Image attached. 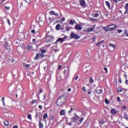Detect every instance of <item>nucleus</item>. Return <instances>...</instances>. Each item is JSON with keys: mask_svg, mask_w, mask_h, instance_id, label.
Returning a JSON list of instances; mask_svg holds the SVG:
<instances>
[{"mask_svg": "<svg viewBox=\"0 0 128 128\" xmlns=\"http://www.w3.org/2000/svg\"><path fill=\"white\" fill-rule=\"evenodd\" d=\"M56 104L58 106H62L64 104V95L61 96L56 100Z\"/></svg>", "mask_w": 128, "mask_h": 128, "instance_id": "f257e3e1", "label": "nucleus"}, {"mask_svg": "<svg viewBox=\"0 0 128 128\" xmlns=\"http://www.w3.org/2000/svg\"><path fill=\"white\" fill-rule=\"evenodd\" d=\"M110 26H114V27H111ZM117 26H116L115 24H112L108 25L106 27H104V30H105V32H112V30H114L116 28Z\"/></svg>", "mask_w": 128, "mask_h": 128, "instance_id": "f03ea898", "label": "nucleus"}, {"mask_svg": "<svg viewBox=\"0 0 128 128\" xmlns=\"http://www.w3.org/2000/svg\"><path fill=\"white\" fill-rule=\"evenodd\" d=\"M4 50L7 51L8 54H10V50H12V48L8 45V42H6L4 44Z\"/></svg>", "mask_w": 128, "mask_h": 128, "instance_id": "7ed1b4c3", "label": "nucleus"}, {"mask_svg": "<svg viewBox=\"0 0 128 128\" xmlns=\"http://www.w3.org/2000/svg\"><path fill=\"white\" fill-rule=\"evenodd\" d=\"M54 40V38L50 36H48L46 37V42L48 44V42H52Z\"/></svg>", "mask_w": 128, "mask_h": 128, "instance_id": "20e7f679", "label": "nucleus"}, {"mask_svg": "<svg viewBox=\"0 0 128 128\" xmlns=\"http://www.w3.org/2000/svg\"><path fill=\"white\" fill-rule=\"evenodd\" d=\"M71 38H75V40H78L80 38V36L74 32H72L70 34Z\"/></svg>", "mask_w": 128, "mask_h": 128, "instance_id": "39448f33", "label": "nucleus"}, {"mask_svg": "<svg viewBox=\"0 0 128 128\" xmlns=\"http://www.w3.org/2000/svg\"><path fill=\"white\" fill-rule=\"evenodd\" d=\"M116 49V46L112 44H109V50L110 52H114V50Z\"/></svg>", "mask_w": 128, "mask_h": 128, "instance_id": "423d86ee", "label": "nucleus"}, {"mask_svg": "<svg viewBox=\"0 0 128 128\" xmlns=\"http://www.w3.org/2000/svg\"><path fill=\"white\" fill-rule=\"evenodd\" d=\"M49 14H50V16H60L58 13L56 12L54 10L50 11Z\"/></svg>", "mask_w": 128, "mask_h": 128, "instance_id": "0eeeda50", "label": "nucleus"}, {"mask_svg": "<svg viewBox=\"0 0 128 128\" xmlns=\"http://www.w3.org/2000/svg\"><path fill=\"white\" fill-rule=\"evenodd\" d=\"M78 120H80V117L77 115H76L72 118V122H76Z\"/></svg>", "mask_w": 128, "mask_h": 128, "instance_id": "6e6552de", "label": "nucleus"}, {"mask_svg": "<svg viewBox=\"0 0 128 128\" xmlns=\"http://www.w3.org/2000/svg\"><path fill=\"white\" fill-rule=\"evenodd\" d=\"M80 6H82V8H86V2H84V0H80Z\"/></svg>", "mask_w": 128, "mask_h": 128, "instance_id": "1a4fd4ad", "label": "nucleus"}, {"mask_svg": "<svg viewBox=\"0 0 128 128\" xmlns=\"http://www.w3.org/2000/svg\"><path fill=\"white\" fill-rule=\"evenodd\" d=\"M105 63L106 66H110V58H106L105 60Z\"/></svg>", "mask_w": 128, "mask_h": 128, "instance_id": "9d476101", "label": "nucleus"}, {"mask_svg": "<svg viewBox=\"0 0 128 128\" xmlns=\"http://www.w3.org/2000/svg\"><path fill=\"white\" fill-rule=\"evenodd\" d=\"M40 52H41V53L40 54L41 58H43L44 56V54H46V50H42Z\"/></svg>", "mask_w": 128, "mask_h": 128, "instance_id": "9b49d317", "label": "nucleus"}, {"mask_svg": "<svg viewBox=\"0 0 128 128\" xmlns=\"http://www.w3.org/2000/svg\"><path fill=\"white\" fill-rule=\"evenodd\" d=\"M40 58H42V56H40V54L38 53L36 54V56L34 58V60H38Z\"/></svg>", "mask_w": 128, "mask_h": 128, "instance_id": "f8f14e48", "label": "nucleus"}, {"mask_svg": "<svg viewBox=\"0 0 128 128\" xmlns=\"http://www.w3.org/2000/svg\"><path fill=\"white\" fill-rule=\"evenodd\" d=\"M75 28H76V30H82V26H80V24H76L75 26Z\"/></svg>", "mask_w": 128, "mask_h": 128, "instance_id": "ddd939ff", "label": "nucleus"}, {"mask_svg": "<svg viewBox=\"0 0 128 128\" xmlns=\"http://www.w3.org/2000/svg\"><path fill=\"white\" fill-rule=\"evenodd\" d=\"M104 40H102L100 42H98V43L96 44V46H102V44H104Z\"/></svg>", "mask_w": 128, "mask_h": 128, "instance_id": "4468645a", "label": "nucleus"}, {"mask_svg": "<svg viewBox=\"0 0 128 128\" xmlns=\"http://www.w3.org/2000/svg\"><path fill=\"white\" fill-rule=\"evenodd\" d=\"M39 128H44V124H42V122L40 120L39 121Z\"/></svg>", "mask_w": 128, "mask_h": 128, "instance_id": "2eb2a0df", "label": "nucleus"}, {"mask_svg": "<svg viewBox=\"0 0 128 128\" xmlns=\"http://www.w3.org/2000/svg\"><path fill=\"white\" fill-rule=\"evenodd\" d=\"M60 28V24H58L56 26V30H59Z\"/></svg>", "mask_w": 128, "mask_h": 128, "instance_id": "dca6fc26", "label": "nucleus"}, {"mask_svg": "<svg viewBox=\"0 0 128 128\" xmlns=\"http://www.w3.org/2000/svg\"><path fill=\"white\" fill-rule=\"evenodd\" d=\"M111 113L112 114H116V110L114 109H112L111 110Z\"/></svg>", "mask_w": 128, "mask_h": 128, "instance_id": "f3484780", "label": "nucleus"}, {"mask_svg": "<svg viewBox=\"0 0 128 128\" xmlns=\"http://www.w3.org/2000/svg\"><path fill=\"white\" fill-rule=\"evenodd\" d=\"M38 102V100H32V102H31V104L34 105V104H37Z\"/></svg>", "mask_w": 128, "mask_h": 128, "instance_id": "a211bd4d", "label": "nucleus"}, {"mask_svg": "<svg viewBox=\"0 0 128 128\" xmlns=\"http://www.w3.org/2000/svg\"><path fill=\"white\" fill-rule=\"evenodd\" d=\"M56 42H64V38H59Z\"/></svg>", "mask_w": 128, "mask_h": 128, "instance_id": "6ab92c4d", "label": "nucleus"}, {"mask_svg": "<svg viewBox=\"0 0 128 128\" xmlns=\"http://www.w3.org/2000/svg\"><path fill=\"white\" fill-rule=\"evenodd\" d=\"M27 50H32V45H28L26 47Z\"/></svg>", "mask_w": 128, "mask_h": 128, "instance_id": "aec40b11", "label": "nucleus"}, {"mask_svg": "<svg viewBox=\"0 0 128 128\" xmlns=\"http://www.w3.org/2000/svg\"><path fill=\"white\" fill-rule=\"evenodd\" d=\"M122 90H124V89H122V88H119L117 89V92H122Z\"/></svg>", "mask_w": 128, "mask_h": 128, "instance_id": "412c9836", "label": "nucleus"}, {"mask_svg": "<svg viewBox=\"0 0 128 128\" xmlns=\"http://www.w3.org/2000/svg\"><path fill=\"white\" fill-rule=\"evenodd\" d=\"M106 4L107 6H108V8H110V2L106 1Z\"/></svg>", "mask_w": 128, "mask_h": 128, "instance_id": "4be33fe9", "label": "nucleus"}, {"mask_svg": "<svg viewBox=\"0 0 128 128\" xmlns=\"http://www.w3.org/2000/svg\"><path fill=\"white\" fill-rule=\"evenodd\" d=\"M4 124L5 126H8V120L4 121Z\"/></svg>", "mask_w": 128, "mask_h": 128, "instance_id": "5701e85b", "label": "nucleus"}, {"mask_svg": "<svg viewBox=\"0 0 128 128\" xmlns=\"http://www.w3.org/2000/svg\"><path fill=\"white\" fill-rule=\"evenodd\" d=\"M43 118H44V120H46V118H48V113L44 114Z\"/></svg>", "mask_w": 128, "mask_h": 128, "instance_id": "b1692460", "label": "nucleus"}, {"mask_svg": "<svg viewBox=\"0 0 128 128\" xmlns=\"http://www.w3.org/2000/svg\"><path fill=\"white\" fill-rule=\"evenodd\" d=\"M89 82H90V84H92V82H94V79H92V77L90 78Z\"/></svg>", "mask_w": 128, "mask_h": 128, "instance_id": "393cba45", "label": "nucleus"}, {"mask_svg": "<svg viewBox=\"0 0 128 128\" xmlns=\"http://www.w3.org/2000/svg\"><path fill=\"white\" fill-rule=\"evenodd\" d=\"M60 116H64V110H62L60 112Z\"/></svg>", "mask_w": 128, "mask_h": 128, "instance_id": "a878e982", "label": "nucleus"}, {"mask_svg": "<svg viewBox=\"0 0 128 128\" xmlns=\"http://www.w3.org/2000/svg\"><path fill=\"white\" fill-rule=\"evenodd\" d=\"M96 92L97 94H102V90H96Z\"/></svg>", "mask_w": 128, "mask_h": 128, "instance_id": "bb28decb", "label": "nucleus"}, {"mask_svg": "<svg viewBox=\"0 0 128 128\" xmlns=\"http://www.w3.org/2000/svg\"><path fill=\"white\" fill-rule=\"evenodd\" d=\"M74 22H76V21H74V20H70V24L73 25L74 24Z\"/></svg>", "mask_w": 128, "mask_h": 128, "instance_id": "cd10ccee", "label": "nucleus"}, {"mask_svg": "<svg viewBox=\"0 0 128 128\" xmlns=\"http://www.w3.org/2000/svg\"><path fill=\"white\" fill-rule=\"evenodd\" d=\"M27 118H28V120H32V114H28V116H27Z\"/></svg>", "mask_w": 128, "mask_h": 128, "instance_id": "c85d7f7f", "label": "nucleus"}, {"mask_svg": "<svg viewBox=\"0 0 128 128\" xmlns=\"http://www.w3.org/2000/svg\"><path fill=\"white\" fill-rule=\"evenodd\" d=\"M30 64H27L25 65V68L26 70H28V68H30Z\"/></svg>", "mask_w": 128, "mask_h": 128, "instance_id": "c756f323", "label": "nucleus"}, {"mask_svg": "<svg viewBox=\"0 0 128 128\" xmlns=\"http://www.w3.org/2000/svg\"><path fill=\"white\" fill-rule=\"evenodd\" d=\"M90 20H91V22H96L98 20L92 18H90Z\"/></svg>", "mask_w": 128, "mask_h": 128, "instance_id": "7c9ffc66", "label": "nucleus"}, {"mask_svg": "<svg viewBox=\"0 0 128 128\" xmlns=\"http://www.w3.org/2000/svg\"><path fill=\"white\" fill-rule=\"evenodd\" d=\"M124 118L126 120H128V116L126 113L124 114Z\"/></svg>", "mask_w": 128, "mask_h": 128, "instance_id": "2f4dec72", "label": "nucleus"}, {"mask_svg": "<svg viewBox=\"0 0 128 128\" xmlns=\"http://www.w3.org/2000/svg\"><path fill=\"white\" fill-rule=\"evenodd\" d=\"M26 2H27V4H30L31 0H24Z\"/></svg>", "mask_w": 128, "mask_h": 128, "instance_id": "473e14b6", "label": "nucleus"}, {"mask_svg": "<svg viewBox=\"0 0 128 128\" xmlns=\"http://www.w3.org/2000/svg\"><path fill=\"white\" fill-rule=\"evenodd\" d=\"M2 102H3L4 106V97H3L2 98Z\"/></svg>", "mask_w": 128, "mask_h": 128, "instance_id": "72a5a7b5", "label": "nucleus"}, {"mask_svg": "<svg viewBox=\"0 0 128 128\" xmlns=\"http://www.w3.org/2000/svg\"><path fill=\"white\" fill-rule=\"evenodd\" d=\"M88 32H92L93 30L92 28H89L87 29Z\"/></svg>", "mask_w": 128, "mask_h": 128, "instance_id": "f704fd0d", "label": "nucleus"}, {"mask_svg": "<svg viewBox=\"0 0 128 128\" xmlns=\"http://www.w3.org/2000/svg\"><path fill=\"white\" fill-rule=\"evenodd\" d=\"M105 102H106V104H110V101H108V99H106Z\"/></svg>", "mask_w": 128, "mask_h": 128, "instance_id": "c9c22d12", "label": "nucleus"}, {"mask_svg": "<svg viewBox=\"0 0 128 128\" xmlns=\"http://www.w3.org/2000/svg\"><path fill=\"white\" fill-rule=\"evenodd\" d=\"M124 34L127 36H128V32L126 31V30H124Z\"/></svg>", "mask_w": 128, "mask_h": 128, "instance_id": "e433bc0d", "label": "nucleus"}, {"mask_svg": "<svg viewBox=\"0 0 128 128\" xmlns=\"http://www.w3.org/2000/svg\"><path fill=\"white\" fill-rule=\"evenodd\" d=\"M124 8L126 10H128V4H126Z\"/></svg>", "mask_w": 128, "mask_h": 128, "instance_id": "4c0bfd02", "label": "nucleus"}, {"mask_svg": "<svg viewBox=\"0 0 128 128\" xmlns=\"http://www.w3.org/2000/svg\"><path fill=\"white\" fill-rule=\"evenodd\" d=\"M38 107L40 110H42V105H38Z\"/></svg>", "mask_w": 128, "mask_h": 128, "instance_id": "58836bf2", "label": "nucleus"}, {"mask_svg": "<svg viewBox=\"0 0 128 128\" xmlns=\"http://www.w3.org/2000/svg\"><path fill=\"white\" fill-rule=\"evenodd\" d=\"M38 116H38V113L36 112V116H35L36 118H38Z\"/></svg>", "mask_w": 128, "mask_h": 128, "instance_id": "ea45409f", "label": "nucleus"}, {"mask_svg": "<svg viewBox=\"0 0 128 128\" xmlns=\"http://www.w3.org/2000/svg\"><path fill=\"white\" fill-rule=\"evenodd\" d=\"M7 22L9 24V26H10V22L9 19H7Z\"/></svg>", "mask_w": 128, "mask_h": 128, "instance_id": "a19ab883", "label": "nucleus"}, {"mask_svg": "<svg viewBox=\"0 0 128 128\" xmlns=\"http://www.w3.org/2000/svg\"><path fill=\"white\" fill-rule=\"evenodd\" d=\"M94 16L95 18H98V13H96L94 14Z\"/></svg>", "mask_w": 128, "mask_h": 128, "instance_id": "79ce46f5", "label": "nucleus"}, {"mask_svg": "<svg viewBox=\"0 0 128 128\" xmlns=\"http://www.w3.org/2000/svg\"><path fill=\"white\" fill-rule=\"evenodd\" d=\"M82 90H83L84 92H86V88L83 87L82 88Z\"/></svg>", "mask_w": 128, "mask_h": 128, "instance_id": "37998d69", "label": "nucleus"}, {"mask_svg": "<svg viewBox=\"0 0 128 128\" xmlns=\"http://www.w3.org/2000/svg\"><path fill=\"white\" fill-rule=\"evenodd\" d=\"M122 32V30H118V34H120V32Z\"/></svg>", "mask_w": 128, "mask_h": 128, "instance_id": "c03bdc74", "label": "nucleus"}, {"mask_svg": "<svg viewBox=\"0 0 128 128\" xmlns=\"http://www.w3.org/2000/svg\"><path fill=\"white\" fill-rule=\"evenodd\" d=\"M104 70H106V74H108V68H104Z\"/></svg>", "mask_w": 128, "mask_h": 128, "instance_id": "a18cd8bd", "label": "nucleus"}, {"mask_svg": "<svg viewBox=\"0 0 128 128\" xmlns=\"http://www.w3.org/2000/svg\"><path fill=\"white\" fill-rule=\"evenodd\" d=\"M31 32L32 34H34L36 32V31L34 30H31Z\"/></svg>", "mask_w": 128, "mask_h": 128, "instance_id": "49530a36", "label": "nucleus"}, {"mask_svg": "<svg viewBox=\"0 0 128 128\" xmlns=\"http://www.w3.org/2000/svg\"><path fill=\"white\" fill-rule=\"evenodd\" d=\"M92 40L93 42H95V41H96V37H93V38H92Z\"/></svg>", "mask_w": 128, "mask_h": 128, "instance_id": "de8ad7c7", "label": "nucleus"}, {"mask_svg": "<svg viewBox=\"0 0 128 128\" xmlns=\"http://www.w3.org/2000/svg\"><path fill=\"white\" fill-rule=\"evenodd\" d=\"M122 108H123V110H126V106H122Z\"/></svg>", "mask_w": 128, "mask_h": 128, "instance_id": "09e8293b", "label": "nucleus"}, {"mask_svg": "<svg viewBox=\"0 0 128 128\" xmlns=\"http://www.w3.org/2000/svg\"><path fill=\"white\" fill-rule=\"evenodd\" d=\"M42 89H40V90L38 94H42Z\"/></svg>", "mask_w": 128, "mask_h": 128, "instance_id": "8fccbe9b", "label": "nucleus"}, {"mask_svg": "<svg viewBox=\"0 0 128 128\" xmlns=\"http://www.w3.org/2000/svg\"><path fill=\"white\" fill-rule=\"evenodd\" d=\"M5 10H10V7H8V6H6Z\"/></svg>", "mask_w": 128, "mask_h": 128, "instance_id": "3c124183", "label": "nucleus"}, {"mask_svg": "<svg viewBox=\"0 0 128 128\" xmlns=\"http://www.w3.org/2000/svg\"><path fill=\"white\" fill-rule=\"evenodd\" d=\"M117 100H118V102H120V97H118Z\"/></svg>", "mask_w": 128, "mask_h": 128, "instance_id": "603ef678", "label": "nucleus"}, {"mask_svg": "<svg viewBox=\"0 0 128 128\" xmlns=\"http://www.w3.org/2000/svg\"><path fill=\"white\" fill-rule=\"evenodd\" d=\"M78 76H77L76 78H74L75 80H78Z\"/></svg>", "mask_w": 128, "mask_h": 128, "instance_id": "864d4df0", "label": "nucleus"}, {"mask_svg": "<svg viewBox=\"0 0 128 128\" xmlns=\"http://www.w3.org/2000/svg\"><path fill=\"white\" fill-rule=\"evenodd\" d=\"M128 14V9L126 10V12L124 13V14Z\"/></svg>", "mask_w": 128, "mask_h": 128, "instance_id": "5fc2aeb1", "label": "nucleus"}, {"mask_svg": "<svg viewBox=\"0 0 128 128\" xmlns=\"http://www.w3.org/2000/svg\"><path fill=\"white\" fill-rule=\"evenodd\" d=\"M62 67V65H60L58 66V70H60L61 68Z\"/></svg>", "mask_w": 128, "mask_h": 128, "instance_id": "6e6d98bb", "label": "nucleus"}, {"mask_svg": "<svg viewBox=\"0 0 128 128\" xmlns=\"http://www.w3.org/2000/svg\"><path fill=\"white\" fill-rule=\"evenodd\" d=\"M46 97L44 95L43 100H46Z\"/></svg>", "mask_w": 128, "mask_h": 128, "instance_id": "4d7b16f0", "label": "nucleus"}, {"mask_svg": "<svg viewBox=\"0 0 128 128\" xmlns=\"http://www.w3.org/2000/svg\"><path fill=\"white\" fill-rule=\"evenodd\" d=\"M83 120H84V118H82L80 120V122H82Z\"/></svg>", "mask_w": 128, "mask_h": 128, "instance_id": "13d9d810", "label": "nucleus"}, {"mask_svg": "<svg viewBox=\"0 0 128 128\" xmlns=\"http://www.w3.org/2000/svg\"><path fill=\"white\" fill-rule=\"evenodd\" d=\"M70 58V56H68L66 58V62H68V59Z\"/></svg>", "mask_w": 128, "mask_h": 128, "instance_id": "bf43d9fd", "label": "nucleus"}, {"mask_svg": "<svg viewBox=\"0 0 128 128\" xmlns=\"http://www.w3.org/2000/svg\"><path fill=\"white\" fill-rule=\"evenodd\" d=\"M72 110V108H70V111H68V113L70 114V112Z\"/></svg>", "mask_w": 128, "mask_h": 128, "instance_id": "052dcab7", "label": "nucleus"}, {"mask_svg": "<svg viewBox=\"0 0 128 128\" xmlns=\"http://www.w3.org/2000/svg\"><path fill=\"white\" fill-rule=\"evenodd\" d=\"M124 76L125 78H127L126 74H124Z\"/></svg>", "mask_w": 128, "mask_h": 128, "instance_id": "680f3d73", "label": "nucleus"}, {"mask_svg": "<svg viewBox=\"0 0 128 128\" xmlns=\"http://www.w3.org/2000/svg\"><path fill=\"white\" fill-rule=\"evenodd\" d=\"M13 128H18V126H13Z\"/></svg>", "mask_w": 128, "mask_h": 128, "instance_id": "e2e57ef3", "label": "nucleus"}, {"mask_svg": "<svg viewBox=\"0 0 128 128\" xmlns=\"http://www.w3.org/2000/svg\"><path fill=\"white\" fill-rule=\"evenodd\" d=\"M68 92H70L72 90V89L70 88H68Z\"/></svg>", "mask_w": 128, "mask_h": 128, "instance_id": "0e129e2a", "label": "nucleus"}, {"mask_svg": "<svg viewBox=\"0 0 128 128\" xmlns=\"http://www.w3.org/2000/svg\"><path fill=\"white\" fill-rule=\"evenodd\" d=\"M66 30H70V28H66Z\"/></svg>", "mask_w": 128, "mask_h": 128, "instance_id": "69168bd1", "label": "nucleus"}, {"mask_svg": "<svg viewBox=\"0 0 128 128\" xmlns=\"http://www.w3.org/2000/svg\"><path fill=\"white\" fill-rule=\"evenodd\" d=\"M126 84H128V80H126Z\"/></svg>", "mask_w": 128, "mask_h": 128, "instance_id": "338daca9", "label": "nucleus"}, {"mask_svg": "<svg viewBox=\"0 0 128 128\" xmlns=\"http://www.w3.org/2000/svg\"><path fill=\"white\" fill-rule=\"evenodd\" d=\"M68 74H67L66 75V78H68Z\"/></svg>", "mask_w": 128, "mask_h": 128, "instance_id": "774afa93", "label": "nucleus"}]
</instances>
